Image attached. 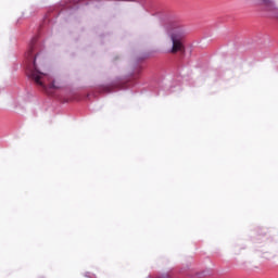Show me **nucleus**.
Listing matches in <instances>:
<instances>
[{
    "instance_id": "1",
    "label": "nucleus",
    "mask_w": 278,
    "mask_h": 278,
    "mask_svg": "<svg viewBox=\"0 0 278 278\" xmlns=\"http://www.w3.org/2000/svg\"><path fill=\"white\" fill-rule=\"evenodd\" d=\"M165 29L173 42L172 53H186V47L184 46V38L188 31L181 23L172 21L166 24Z\"/></svg>"
},
{
    "instance_id": "2",
    "label": "nucleus",
    "mask_w": 278,
    "mask_h": 278,
    "mask_svg": "<svg viewBox=\"0 0 278 278\" xmlns=\"http://www.w3.org/2000/svg\"><path fill=\"white\" fill-rule=\"evenodd\" d=\"M27 64V75L37 86L45 88V73H41L36 65V54L34 53V46H30L28 52L26 53Z\"/></svg>"
},
{
    "instance_id": "3",
    "label": "nucleus",
    "mask_w": 278,
    "mask_h": 278,
    "mask_svg": "<svg viewBox=\"0 0 278 278\" xmlns=\"http://www.w3.org/2000/svg\"><path fill=\"white\" fill-rule=\"evenodd\" d=\"M260 5L262 7L264 12L268 14H274V16H278V5L273 2V0H261Z\"/></svg>"
},
{
    "instance_id": "4",
    "label": "nucleus",
    "mask_w": 278,
    "mask_h": 278,
    "mask_svg": "<svg viewBox=\"0 0 278 278\" xmlns=\"http://www.w3.org/2000/svg\"><path fill=\"white\" fill-rule=\"evenodd\" d=\"M50 88H54L55 90L62 88V83L60 80H52L50 84Z\"/></svg>"
}]
</instances>
